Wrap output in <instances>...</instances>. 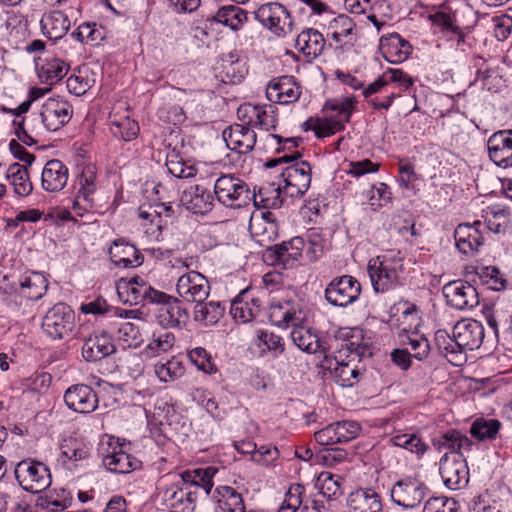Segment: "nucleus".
<instances>
[{"mask_svg":"<svg viewBox=\"0 0 512 512\" xmlns=\"http://www.w3.org/2000/svg\"><path fill=\"white\" fill-rule=\"evenodd\" d=\"M218 472L215 466L186 469L179 473L180 480L164 493L169 512H193L197 489L202 488L208 495L214 485L213 478Z\"/></svg>","mask_w":512,"mask_h":512,"instance_id":"f257e3e1","label":"nucleus"},{"mask_svg":"<svg viewBox=\"0 0 512 512\" xmlns=\"http://www.w3.org/2000/svg\"><path fill=\"white\" fill-rule=\"evenodd\" d=\"M373 354L371 345L364 341L363 331L359 328L340 327L333 336L325 338L323 366L331 369L333 360L344 361L347 358L363 360Z\"/></svg>","mask_w":512,"mask_h":512,"instance_id":"f03ea898","label":"nucleus"},{"mask_svg":"<svg viewBox=\"0 0 512 512\" xmlns=\"http://www.w3.org/2000/svg\"><path fill=\"white\" fill-rule=\"evenodd\" d=\"M302 154L299 151H292L278 158L268 159L264 166L275 168L281 164H289L280 174L283 194L291 199H298L304 196L311 185L312 167L306 160H299Z\"/></svg>","mask_w":512,"mask_h":512,"instance_id":"7ed1b4c3","label":"nucleus"},{"mask_svg":"<svg viewBox=\"0 0 512 512\" xmlns=\"http://www.w3.org/2000/svg\"><path fill=\"white\" fill-rule=\"evenodd\" d=\"M404 258L398 250H388L371 258L367 272L375 293H388L403 286Z\"/></svg>","mask_w":512,"mask_h":512,"instance_id":"20e7f679","label":"nucleus"},{"mask_svg":"<svg viewBox=\"0 0 512 512\" xmlns=\"http://www.w3.org/2000/svg\"><path fill=\"white\" fill-rule=\"evenodd\" d=\"M214 195L217 201L228 208L246 207L255 197V188L240 177L233 174H223L214 183Z\"/></svg>","mask_w":512,"mask_h":512,"instance_id":"39448f33","label":"nucleus"},{"mask_svg":"<svg viewBox=\"0 0 512 512\" xmlns=\"http://www.w3.org/2000/svg\"><path fill=\"white\" fill-rule=\"evenodd\" d=\"M156 409L161 410L154 414L158 422H150V434L157 444L163 445L167 439H172L176 435H187L188 427L173 405L164 403Z\"/></svg>","mask_w":512,"mask_h":512,"instance_id":"423d86ee","label":"nucleus"},{"mask_svg":"<svg viewBox=\"0 0 512 512\" xmlns=\"http://www.w3.org/2000/svg\"><path fill=\"white\" fill-rule=\"evenodd\" d=\"M75 325L74 310L62 302L49 308L42 320L43 332L53 340H63L72 336Z\"/></svg>","mask_w":512,"mask_h":512,"instance_id":"0eeeda50","label":"nucleus"},{"mask_svg":"<svg viewBox=\"0 0 512 512\" xmlns=\"http://www.w3.org/2000/svg\"><path fill=\"white\" fill-rule=\"evenodd\" d=\"M14 473L19 485L30 493H40L52 483L49 467L34 459L20 461L16 465Z\"/></svg>","mask_w":512,"mask_h":512,"instance_id":"6e6552de","label":"nucleus"},{"mask_svg":"<svg viewBox=\"0 0 512 512\" xmlns=\"http://www.w3.org/2000/svg\"><path fill=\"white\" fill-rule=\"evenodd\" d=\"M255 19L278 37L293 31V18L286 6L279 2H267L254 11Z\"/></svg>","mask_w":512,"mask_h":512,"instance_id":"1a4fd4ad","label":"nucleus"},{"mask_svg":"<svg viewBox=\"0 0 512 512\" xmlns=\"http://www.w3.org/2000/svg\"><path fill=\"white\" fill-rule=\"evenodd\" d=\"M362 291L361 283L352 275L334 277L324 290L327 302L335 307H347L356 302Z\"/></svg>","mask_w":512,"mask_h":512,"instance_id":"9d476101","label":"nucleus"},{"mask_svg":"<svg viewBox=\"0 0 512 512\" xmlns=\"http://www.w3.org/2000/svg\"><path fill=\"white\" fill-rule=\"evenodd\" d=\"M483 230L484 223L480 220L456 226L453 233L455 247L463 257L474 258L480 254L485 245Z\"/></svg>","mask_w":512,"mask_h":512,"instance_id":"9b49d317","label":"nucleus"},{"mask_svg":"<svg viewBox=\"0 0 512 512\" xmlns=\"http://www.w3.org/2000/svg\"><path fill=\"white\" fill-rule=\"evenodd\" d=\"M116 289L119 297L130 305L142 303L153 304L155 300L161 297V291L152 287L140 276L131 278H120L116 283Z\"/></svg>","mask_w":512,"mask_h":512,"instance_id":"f8f14e48","label":"nucleus"},{"mask_svg":"<svg viewBox=\"0 0 512 512\" xmlns=\"http://www.w3.org/2000/svg\"><path fill=\"white\" fill-rule=\"evenodd\" d=\"M161 295L164 297L155 300L153 303L159 305L156 312L158 324L166 329L186 327L190 319V313L183 301L163 291H161Z\"/></svg>","mask_w":512,"mask_h":512,"instance_id":"ddd939ff","label":"nucleus"},{"mask_svg":"<svg viewBox=\"0 0 512 512\" xmlns=\"http://www.w3.org/2000/svg\"><path fill=\"white\" fill-rule=\"evenodd\" d=\"M60 454L57 462L65 469L73 472L88 465L93 458V447L81 438L68 437L59 446Z\"/></svg>","mask_w":512,"mask_h":512,"instance_id":"4468645a","label":"nucleus"},{"mask_svg":"<svg viewBox=\"0 0 512 512\" xmlns=\"http://www.w3.org/2000/svg\"><path fill=\"white\" fill-rule=\"evenodd\" d=\"M237 118L252 129L269 131L277 127L278 109L272 104L243 103L237 109Z\"/></svg>","mask_w":512,"mask_h":512,"instance_id":"2eb2a0df","label":"nucleus"},{"mask_svg":"<svg viewBox=\"0 0 512 512\" xmlns=\"http://www.w3.org/2000/svg\"><path fill=\"white\" fill-rule=\"evenodd\" d=\"M117 351L112 332L106 328L95 329L84 339L81 354L86 362L95 363Z\"/></svg>","mask_w":512,"mask_h":512,"instance_id":"dca6fc26","label":"nucleus"},{"mask_svg":"<svg viewBox=\"0 0 512 512\" xmlns=\"http://www.w3.org/2000/svg\"><path fill=\"white\" fill-rule=\"evenodd\" d=\"M53 9L45 12L40 20L42 34L49 40L57 41L66 36L70 29L69 16L60 7L72 8L71 0H54L51 3Z\"/></svg>","mask_w":512,"mask_h":512,"instance_id":"f3484780","label":"nucleus"},{"mask_svg":"<svg viewBox=\"0 0 512 512\" xmlns=\"http://www.w3.org/2000/svg\"><path fill=\"white\" fill-rule=\"evenodd\" d=\"M306 246L305 238L293 237L280 244L272 245L265 250L264 257L272 265H282L284 268H292L302 258Z\"/></svg>","mask_w":512,"mask_h":512,"instance_id":"a211bd4d","label":"nucleus"},{"mask_svg":"<svg viewBox=\"0 0 512 512\" xmlns=\"http://www.w3.org/2000/svg\"><path fill=\"white\" fill-rule=\"evenodd\" d=\"M105 452L102 463L110 472L126 474L141 465V462L136 457L124 450V444L119 442V438L108 437Z\"/></svg>","mask_w":512,"mask_h":512,"instance_id":"6ab92c4d","label":"nucleus"},{"mask_svg":"<svg viewBox=\"0 0 512 512\" xmlns=\"http://www.w3.org/2000/svg\"><path fill=\"white\" fill-rule=\"evenodd\" d=\"M443 295L447 304L457 310H471L479 304L476 288L470 282L462 279L445 284Z\"/></svg>","mask_w":512,"mask_h":512,"instance_id":"aec40b11","label":"nucleus"},{"mask_svg":"<svg viewBox=\"0 0 512 512\" xmlns=\"http://www.w3.org/2000/svg\"><path fill=\"white\" fill-rule=\"evenodd\" d=\"M268 317L271 324L280 328H288L300 324L304 320L301 305L293 299L286 298H273L271 300Z\"/></svg>","mask_w":512,"mask_h":512,"instance_id":"412c9836","label":"nucleus"},{"mask_svg":"<svg viewBox=\"0 0 512 512\" xmlns=\"http://www.w3.org/2000/svg\"><path fill=\"white\" fill-rule=\"evenodd\" d=\"M63 400L67 408L73 412L90 414L98 408L97 392L84 383L73 384L66 389Z\"/></svg>","mask_w":512,"mask_h":512,"instance_id":"4be33fe9","label":"nucleus"},{"mask_svg":"<svg viewBox=\"0 0 512 512\" xmlns=\"http://www.w3.org/2000/svg\"><path fill=\"white\" fill-rule=\"evenodd\" d=\"M210 283L197 271H189L178 278L176 290L187 302L199 303L206 301L210 294Z\"/></svg>","mask_w":512,"mask_h":512,"instance_id":"5701e85b","label":"nucleus"},{"mask_svg":"<svg viewBox=\"0 0 512 512\" xmlns=\"http://www.w3.org/2000/svg\"><path fill=\"white\" fill-rule=\"evenodd\" d=\"M302 89L294 76L284 75L271 79L266 87V97L271 103L293 104L299 100Z\"/></svg>","mask_w":512,"mask_h":512,"instance_id":"b1692460","label":"nucleus"},{"mask_svg":"<svg viewBox=\"0 0 512 512\" xmlns=\"http://www.w3.org/2000/svg\"><path fill=\"white\" fill-rule=\"evenodd\" d=\"M453 332L456 337V347L462 350L465 358L466 352L478 349L485 337L483 324L471 318L458 321L453 327Z\"/></svg>","mask_w":512,"mask_h":512,"instance_id":"393cba45","label":"nucleus"},{"mask_svg":"<svg viewBox=\"0 0 512 512\" xmlns=\"http://www.w3.org/2000/svg\"><path fill=\"white\" fill-rule=\"evenodd\" d=\"M439 473L445 486L451 490L461 489L469 481L466 460L461 456H450L445 453L440 460Z\"/></svg>","mask_w":512,"mask_h":512,"instance_id":"a878e982","label":"nucleus"},{"mask_svg":"<svg viewBox=\"0 0 512 512\" xmlns=\"http://www.w3.org/2000/svg\"><path fill=\"white\" fill-rule=\"evenodd\" d=\"M72 105L65 100L49 98L41 107L38 118L41 119L48 131H57L65 126L72 118Z\"/></svg>","mask_w":512,"mask_h":512,"instance_id":"bb28decb","label":"nucleus"},{"mask_svg":"<svg viewBox=\"0 0 512 512\" xmlns=\"http://www.w3.org/2000/svg\"><path fill=\"white\" fill-rule=\"evenodd\" d=\"M249 232L254 241L268 249L278 238L279 227L274 214L270 211L252 214L249 221Z\"/></svg>","mask_w":512,"mask_h":512,"instance_id":"cd10ccee","label":"nucleus"},{"mask_svg":"<svg viewBox=\"0 0 512 512\" xmlns=\"http://www.w3.org/2000/svg\"><path fill=\"white\" fill-rule=\"evenodd\" d=\"M111 263L121 269H133L142 265L144 256L141 251L125 238L115 239L108 249Z\"/></svg>","mask_w":512,"mask_h":512,"instance_id":"c85d7f7f","label":"nucleus"},{"mask_svg":"<svg viewBox=\"0 0 512 512\" xmlns=\"http://www.w3.org/2000/svg\"><path fill=\"white\" fill-rule=\"evenodd\" d=\"M222 136L227 147L239 154L251 152L257 141V135L254 129L243 122L226 127L223 130Z\"/></svg>","mask_w":512,"mask_h":512,"instance_id":"c756f323","label":"nucleus"},{"mask_svg":"<svg viewBox=\"0 0 512 512\" xmlns=\"http://www.w3.org/2000/svg\"><path fill=\"white\" fill-rule=\"evenodd\" d=\"M379 51L389 63L399 64L410 57L413 52V46L399 33L393 32L381 36Z\"/></svg>","mask_w":512,"mask_h":512,"instance_id":"7c9ffc66","label":"nucleus"},{"mask_svg":"<svg viewBox=\"0 0 512 512\" xmlns=\"http://www.w3.org/2000/svg\"><path fill=\"white\" fill-rule=\"evenodd\" d=\"M424 497V486L411 478L399 480L391 490L392 500L404 509L416 508Z\"/></svg>","mask_w":512,"mask_h":512,"instance_id":"2f4dec72","label":"nucleus"},{"mask_svg":"<svg viewBox=\"0 0 512 512\" xmlns=\"http://www.w3.org/2000/svg\"><path fill=\"white\" fill-rule=\"evenodd\" d=\"M487 147L490 160L498 167H512V129L493 133Z\"/></svg>","mask_w":512,"mask_h":512,"instance_id":"473e14b6","label":"nucleus"},{"mask_svg":"<svg viewBox=\"0 0 512 512\" xmlns=\"http://www.w3.org/2000/svg\"><path fill=\"white\" fill-rule=\"evenodd\" d=\"M416 79L409 75L407 72L400 68H388L375 81L368 85L367 93L377 92L384 86L400 92V97L403 93L410 92L414 86Z\"/></svg>","mask_w":512,"mask_h":512,"instance_id":"72a5a7b5","label":"nucleus"},{"mask_svg":"<svg viewBox=\"0 0 512 512\" xmlns=\"http://www.w3.org/2000/svg\"><path fill=\"white\" fill-rule=\"evenodd\" d=\"M261 301L251 288L243 289L231 302L230 314L236 322L249 323L260 312Z\"/></svg>","mask_w":512,"mask_h":512,"instance_id":"f704fd0d","label":"nucleus"},{"mask_svg":"<svg viewBox=\"0 0 512 512\" xmlns=\"http://www.w3.org/2000/svg\"><path fill=\"white\" fill-rule=\"evenodd\" d=\"M69 168L59 159L48 160L41 172V188L51 194L61 192L67 185Z\"/></svg>","mask_w":512,"mask_h":512,"instance_id":"c9c22d12","label":"nucleus"},{"mask_svg":"<svg viewBox=\"0 0 512 512\" xmlns=\"http://www.w3.org/2000/svg\"><path fill=\"white\" fill-rule=\"evenodd\" d=\"M70 65L54 55L39 57L36 61V70L40 81L52 86L60 82L68 73Z\"/></svg>","mask_w":512,"mask_h":512,"instance_id":"e433bc0d","label":"nucleus"},{"mask_svg":"<svg viewBox=\"0 0 512 512\" xmlns=\"http://www.w3.org/2000/svg\"><path fill=\"white\" fill-rule=\"evenodd\" d=\"M331 374L342 387H352L357 384L366 372L362 360L358 358H347L344 361L333 360Z\"/></svg>","mask_w":512,"mask_h":512,"instance_id":"4c0bfd02","label":"nucleus"},{"mask_svg":"<svg viewBox=\"0 0 512 512\" xmlns=\"http://www.w3.org/2000/svg\"><path fill=\"white\" fill-rule=\"evenodd\" d=\"M181 203L191 213L205 215L213 209L214 196L209 189L197 184L183 192Z\"/></svg>","mask_w":512,"mask_h":512,"instance_id":"58836bf2","label":"nucleus"},{"mask_svg":"<svg viewBox=\"0 0 512 512\" xmlns=\"http://www.w3.org/2000/svg\"><path fill=\"white\" fill-rule=\"evenodd\" d=\"M432 444L438 451L448 450L456 457H463V451H471L473 447V442L457 429H449L434 437Z\"/></svg>","mask_w":512,"mask_h":512,"instance_id":"ea45409f","label":"nucleus"},{"mask_svg":"<svg viewBox=\"0 0 512 512\" xmlns=\"http://www.w3.org/2000/svg\"><path fill=\"white\" fill-rule=\"evenodd\" d=\"M208 21L210 24H220L233 32H238L248 21V12L236 4L222 5L208 17Z\"/></svg>","mask_w":512,"mask_h":512,"instance_id":"a19ab883","label":"nucleus"},{"mask_svg":"<svg viewBox=\"0 0 512 512\" xmlns=\"http://www.w3.org/2000/svg\"><path fill=\"white\" fill-rule=\"evenodd\" d=\"M465 275L472 276L471 280L479 282L494 291L504 290L507 286L505 274L496 266H466Z\"/></svg>","mask_w":512,"mask_h":512,"instance_id":"79ce46f5","label":"nucleus"},{"mask_svg":"<svg viewBox=\"0 0 512 512\" xmlns=\"http://www.w3.org/2000/svg\"><path fill=\"white\" fill-rule=\"evenodd\" d=\"M305 492L306 489L303 484H291L285 493L284 501L277 512H281V510L286 509L292 510V512H297L300 508L302 509V512H306L309 508H312L316 512H320L321 507L319 505V500L307 499Z\"/></svg>","mask_w":512,"mask_h":512,"instance_id":"37998d69","label":"nucleus"},{"mask_svg":"<svg viewBox=\"0 0 512 512\" xmlns=\"http://www.w3.org/2000/svg\"><path fill=\"white\" fill-rule=\"evenodd\" d=\"M293 343L302 351L314 354L317 352L324 354L325 338H321L311 328L305 327L300 324L292 326L290 333Z\"/></svg>","mask_w":512,"mask_h":512,"instance_id":"c03bdc74","label":"nucleus"},{"mask_svg":"<svg viewBox=\"0 0 512 512\" xmlns=\"http://www.w3.org/2000/svg\"><path fill=\"white\" fill-rule=\"evenodd\" d=\"M221 81L229 84L240 83L248 73L246 62L236 52H230L220 60Z\"/></svg>","mask_w":512,"mask_h":512,"instance_id":"a18cd8bd","label":"nucleus"},{"mask_svg":"<svg viewBox=\"0 0 512 512\" xmlns=\"http://www.w3.org/2000/svg\"><path fill=\"white\" fill-rule=\"evenodd\" d=\"M106 37V28L94 21L82 22L70 34V38L74 41L90 47L101 45Z\"/></svg>","mask_w":512,"mask_h":512,"instance_id":"49530a36","label":"nucleus"},{"mask_svg":"<svg viewBox=\"0 0 512 512\" xmlns=\"http://www.w3.org/2000/svg\"><path fill=\"white\" fill-rule=\"evenodd\" d=\"M20 292L29 300L37 301L41 299L48 290V279L37 271H27L19 279Z\"/></svg>","mask_w":512,"mask_h":512,"instance_id":"de8ad7c7","label":"nucleus"},{"mask_svg":"<svg viewBox=\"0 0 512 512\" xmlns=\"http://www.w3.org/2000/svg\"><path fill=\"white\" fill-rule=\"evenodd\" d=\"M347 504L354 512H382L381 497L373 489H358L350 493Z\"/></svg>","mask_w":512,"mask_h":512,"instance_id":"09e8293b","label":"nucleus"},{"mask_svg":"<svg viewBox=\"0 0 512 512\" xmlns=\"http://www.w3.org/2000/svg\"><path fill=\"white\" fill-rule=\"evenodd\" d=\"M325 47V39L322 33L314 28H307L298 34L295 40V48L309 58L319 56Z\"/></svg>","mask_w":512,"mask_h":512,"instance_id":"8fccbe9b","label":"nucleus"},{"mask_svg":"<svg viewBox=\"0 0 512 512\" xmlns=\"http://www.w3.org/2000/svg\"><path fill=\"white\" fill-rule=\"evenodd\" d=\"M138 216L143 220L149 221L152 226H155L156 230L152 232L153 234L156 231L158 234H161L162 229L166 226V222H164L163 218L172 219L176 216V213L171 203L157 202L150 204L149 210H146L144 206H140Z\"/></svg>","mask_w":512,"mask_h":512,"instance_id":"3c124183","label":"nucleus"},{"mask_svg":"<svg viewBox=\"0 0 512 512\" xmlns=\"http://www.w3.org/2000/svg\"><path fill=\"white\" fill-rule=\"evenodd\" d=\"M434 342L438 352L453 365H459L458 362L465 361L462 350L456 347L457 342L453 331L450 334L445 329H438L434 335Z\"/></svg>","mask_w":512,"mask_h":512,"instance_id":"603ef678","label":"nucleus"},{"mask_svg":"<svg viewBox=\"0 0 512 512\" xmlns=\"http://www.w3.org/2000/svg\"><path fill=\"white\" fill-rule=\"evenodd\" d=\"M225 310L220 301L199 302L194 306L193 319L204 326H213L223 318Z\"/></svg>","mask_w":512,"mask_h":512,"instance_id":"864d4df0","label":"nucleus"},{"mask_svg":"<svg viewBox=\"0 0 512 512\" xmlns=\"http://www.w3.org/2000/svg\"><path fill=\"white\" fill-rule=\"evenodd\" d=\"M109 128L115 138L125 142L137 139L140 133V127L136 120L129 116L119 117L117 114L109 115Z\"/></svg>","mask_w":512,"mask_h":512,"instance_id":"5fc2aeb1","label":"nucleus"},{"mask_svg":"<svg viewBox=\"0 0 512 512\" xmlns=\"http://www.w3.org/2000/svg\"><path fill=\"white\" fill-rule=\"evenodd\" d=\"M6 177L13 186L14 193L19 197H26L31 194L33 184L26 165L18 162L9 165Z\"/></svg>","mask_w":512,"mask_h":512,"instance_id":"6e6d98bb","label":"nucleus"},{"mask_svg":"<svg viewBox=\"0 0 512 512\" xmlns=\"http://www.w3.org/2000/svg\"><path fill=\"white\" fill-rule=\"evenodd\" d=\"M391 320H395L399 325L409 322L408 327L404 326L402 331L407 332L418 325V307L416 304L408 300L400 299L395 302L389 309Z\"/></svg>","mask_w":512,"mask_h":512,"instance_id":"4d7b16f0","label":"nucleus"},{"mask_svg":"<svg viewBox=\"0 0 512 512\" xmlns=\"http://www.w3.org/2000/svg\"><path fill=\"white\" fill-rule=\"evenodd\" d=\"M354 28V21L346 14H340L329 22L327 36L337 44H347L354 39Z\"/></svg>","mask_w":512,"mask_h":512,"instance_id":"13d9d810","label":"nucleus"},{"mask_svg":"<svg viewBox=\"0 0 512 512\" xmlns=\"http://www.w3.org/2000/svg\"><path fill=\"white\" fill-rule=\"evenodd\" d=\"M283 189L281 183L275 186L274 183L261 186L255 191V197L251 199V203L257 208L275 209L280 208L283 204Z\"/></svg>","mask_w":512,"mask_h":512,"instance_id":"bf43d9fd","label":"nucleus"},{"mask_svg":"<svg viewBox=\"0 0 512 512\" xmlns=\"http://www.w3.org/2000/svg\"><path fill=\"white\" fill-rule=\"evenodd\" d=\"M166 166L169 173L176 178H191L196 174L194 164L190 159L184 158L176 147L167 153Z\"/></svg>","mask_w":512,"mask_h":512,"instance_id":"052dcab7","label":"nucleus"},{"mask_svg":"<svg viewBox=\"0 0 512 512\" xmlns=\"http://www.w3.org/2000/svg\"><path fill=\"white\" fill-rule=\"evenodd\" d=\"M215 498L222 512H246L242 495L231 486H218Z\"/></svg>","mask_w":512,"mask_h":512,"instance_id":"680f3d73","label":"nucleus"},{"mask_svg":"<svg viewBox=\"0 0 512 512\" xmlns=\"http://www.w3.org/2000/svg\"><path fill=\"white\" fill-rule=\"evenodd\" d=\"M394 0H374L370 5L367 19L372 22L377 31H381L394 17Z\"/></svg>","mask_w":512,"mask_h":512,"instance_id":"e2e57ef3","label":"nucleus"},{"mask_svg":"<svg viewBox=\"0 0 512 512\" xmlns=\"http://www.w3.org/2000/svg\"><path fill=\"white\" fill-rule=\"evenodd\" d=\"M357 98L355 96H348L343 98H332L327 99L322 107V113L328 111H334L337 113V117L334 119H341L345 123H349L353 113L357 109Z\"/></svg>","mask_w":512,"mask_h":512,"instance_id":"0e129e2a","label":"nucleus"},{"mask_svg":"<svg viewBox=\"0 0 512 512\" xmlns=\"http://www.w3.org/2000/svg\"><path fill=\"white\" fill-rule=\"evenodd\" d=\"M75 189L74 193L77 194L79 198L85 200V203H96L95 194L97 184L94 167L87 166L83 169L82 173L77 178Z\"/></svg>","mask_w":512,"mask_h":512,"instance_id":"69168bd1","label":"nucleus"},{"mask_svg":"<svg viewBox=\"0 0 512 512\" xmlns=\"http://www.w3.org/2000/svg\"><path fill=\"white\" fill-rule=\"evenodd\" d=\"M368 86L363 89V96L368 105L375 111H387L393 104L394 100L400 97V92L384 86L377 92L367 93Z\"/></svg>","mask_w":512,"mask_h":512,"instance_id":"338daca9","label":"nucleus"},{"mask_svg":"<svg viewBox=\"0 0 512 512\" xmlns=\"http://www.w3.org/2000/svg\"><path fill=\"white\" fill-rule=\"evenodd\" d=\"M421 176L416 172L415 166L408 159H401L398 166L397 182L401 189L412 192L413 196H417L420 189L416 185V181Z\"/></svg>","mask_w":512,"mask_h":512,"instance_id":"774afa93","label":"nucleus"}]
</instances>
